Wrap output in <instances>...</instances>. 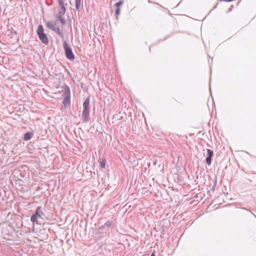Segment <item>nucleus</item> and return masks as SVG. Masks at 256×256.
<instances>
[{
	"label": "nucleus",
	"mask_w": 256,
	"mask_h": 256,
	"mask_svg": "<svg viewBox=\"0 0 256 256\" xmlns=\"http://www.w3.org/2000/svg\"><path fill=\"white\" fill-rule=\"evenodd\" d=\"M44 28L42 25L40 24L38 26L37 30L38 35L40 40L45 44H47L48 43V40L47 36L44 32Z\"/></svg>",
	"instance_id": "obj_1"
},
{
	"label": "nucleus",
	"mask_w": 256,
	"mask_h": 256,
	"mask_svg": "<svg viewBox=\"0 0 256 256\" xmlns=\"http://www.w3.org/2000/svg\"><path fill=\"white\" fill-rule=\"evenodd\" d=\"M64 48L66 57L70 60H74V56L72 52V48L67 44L66 41H64Z\"/></svg>",
	"instance_id": "obj_2"
},
{
	"label": "nucleus",
	"mask_w": 256,
	"mask_h": 256,
	"mask_svg": "<svg viewBox=\"0 0 256 256\" xmlns=\"http://www.w3.org/2000/svg\"><path fill=\"white\" fill-rule=\"evenodd\" d=\"M44 214V212L42 211L41 208L38 206L36 208L34 214L30 218V220L32 222H36L38 224V218H42V216Z\"/></svg>",
	"instance_id": "obj_3"
},
{
	"label": "nucleus",
	"mask_w": 256,
	"mask_h": 256,
	"mask_svg": "<svg viewBox=\"0 0 256 256\" xmlns=\"http://www.w3.org/2000/svg\"><path fill=\"white\" fill-rule=\"evenodd\" d=\"M47 26L51 29L52 30L56 32L62 38L63 37V34L60 32V28L57 26L56 23L53 21H48L46 24Z\"/></svg>",
	"instance_id": "obj_4"
},
{
	"label": "nucleus",
	"mask_w": 256,
	"mask_h": 256,
	"mask_svg": "<svg viewBox=\"0 0 256 256\" xmlns=\"http://www.w3.org/2000/svg\"><path fill=\"white\" fill-rule=\"evenodd\" d=\"M64 90V98L62 100V104L65 106L70 103V88L67 86H66Z\"/></svg>",
	"instance_id": "obj_5"
},
{
	"label": "nucleus",
	"mask_w": 256,
	"mask_h": 256,
	"mask_svg": "<svg viewBox=\"0 0 256 256\" xmlns=\"http://www.w3.org/2000/svg\"><path fill=\"white\" fill-rule=\"evenodd\" d=\"M60 8L58 10V16H63L66 12V9L64 6V4L59 5Z\"/></svg>",
	"instance_id": "obj_6"
},
{
	"label": "nucleus",
	"mask_w": 256,
	"mask_h": 256,
	"mask_svg": "<svg viewBox=\"0 0 256 256\" xmlns=\"http://www.w3.org/2000/svg\"><path fill=\"white\" fill-rule=\"evenodd\" d=\"M88 110H83L82 114V118L83 122H86L88 121Z\"/></svg>",
	"instance_id": "obj_7"
},
{
	"label": "nucleus",
	"mask_w": 256,
	"mask_h": 256,
	"mask_svg": "<svg viewBox=\"0 0 256 256\" xmlns=\"http://www.w3.org/2000/svg\"><path fill=\"white\" fill-rule=\"evenodd\" d=\"M90 105L89 98H87L83 103V110H88Z\"/></svg>",
	"instance_id": "obj_8"
},
{
	"label": "nucleus",
	"mask_w": 256,
	"mask_h": 256,
	"mask_svg": "<svg viewBox=\"0 0 256 256\" xmlns=\"http://www.w3.org/2000/svg\"><path fill=\"white\" fill-rule=\"evenodd\" d=\"M32 137V134L30 132H26L24 135V138L25 140H30Z\"/></svg>",
	"instance_id": "obj_9"
},
{
	"label": "nucleus",
	"mask_w": 256,
	"mask_h": 256,
	"mask_svg": "<svg viewBox=\"0 0 256 256\" xmlns=\"http://www.w3.org/2000/svg\"><path fill=\"white\" fill-rule=\"evenodd\" d=\"M58 18L62 25L66 24V20L64 18H62V16H58Z\"/></svg>",
	"instance_id": "obj_10"
},
{
	"label": "nucleus",
	"mask_w": 256,
	"mask_h": 256,
	"mask_svg": "<svg viewBox=\"0 0 256 256\" xmlns=\"http://www.w3.org/2000/svg\"><path fill=\"white\" fill-rule=\"evenodd\" d=\"M81 0H76V8L77 10H79L80 6Z\"/></svg>",
	"instance_id": "obj_11"
},
{
	"label": "nucleus",
	"mask_w": 256,
	"mask_h": 256,
	"mask_svg": "<svg viewBox=\"0 0 256 256\" xmlns=\"http://www.w3.org/2000/svg\"><path fill=\"white\" fill-rule=\"evenodd\" d=\"M213 151L210 149L207 150V157L212 158L213 155Z\"/></svg>",
	"instance_id": "obj_12"
},
{
	"label": "nucleus",
	"mask_w": 256,
	"mask_h": 256,
	"mask_svg": "<svg viewBox=\"0 0 256 256\" xmlns=\"http://www.w3.org/2000/svg\"><path fill=\"white\" fill-rule=\"evenodd\" d=\"M206 162L208 165H210L212 162V158L206 157Z\"/></svg>",
	"instance_id": "obj_13"
},
{
	"label": "nucleus",
	"mask_w": 256,
	"mask_h": 256,
	"mask_svg": "<svg viewBox=\"0 0 256 256\" xmlns=\"http://www.w3.org/2000/svg\"><path fill=\"white\" fill-rule=\"evenodd\" d=\"M105 165H106V162L105 160H102L100 162V167L102 168H104L105 167Z\"/></svg>",
	"instance_id": "obj_14"
},
{
	"label": "nucleus",
	"mask_w": 256,
	"mask_h": 256,
	"mask_svg": "<svg viewBox=\"0 0 256 256\" xmlns=\"http://www.w3.org/2000/svg\"><path fill=\"white\" fill-rule=\"evenodd\" d=\"M124 3V2L123 0H120L119 2H116V6L118 8V6H121L122 4Z\"/></svg>",
	"instance_id": "obj_15"
},
{
	"label": "nucleus",
	"mask_w": 256,
	"mask_h": 256,
	"mask_svg": "<svg viewBox=\"0 0 256 256\" xmlns=\"http://www.w3.org/2000/svg\"><path fill=\"white\" fill-rule=\"evenodd\" d=\"M104 226L108 228H109L112 226V222H110L108 221L104 224Z\"/></svg>",
	"instance_id": "obj_16"
},
{
	"label": "nucleus",
	"mask_w": 256,
	"mask_h": 256,
	"mask_svg": "<svg viewBox=\"0 0 256 256\" xmlns=\"http://www.w3.org/2000/svg\"><path fill=\"white\" fill-rule=\"evenodd\" d=\"M59 5L64 4V0H58Z\"/></svg>",
	"instance_id": "obj_17"
},
{
	"label": "nucleus",
	"mask_w": 256,
	"mask_h": 256,
	"mask_svg": "<svg viewBox=\"0 0 256 256\" xmlns=\"http://www.w3.org/2000/svg\"><path fill=\"white\" fill-rule=\"evenodd\" d=\"M120 13V8H117L116 10V14L118 15Z\"/></svg>",
	"instance_id": "obj_18"
},
{
	"label": "nucleus",
	"mask_w": 256,
	"mask_h": 256,
	"mask_svg": "<svg viewBox=\"0 0 256 256\" xmlns=\"http://www.w3.org/2000/svg\"><path fill=\"white\" fill-rule=\"evenodd\" d=\"M150 256H155L154 252H152Z\"/></svg>",
	"instance_id": "obj_19"
}]
</instances>
